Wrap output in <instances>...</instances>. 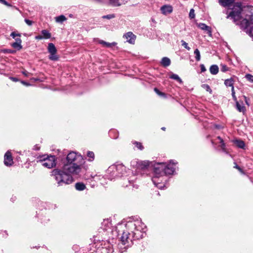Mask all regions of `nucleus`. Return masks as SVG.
<instances>
[{"label": "nucleus", "instance_id": "nucleus-50", "mask_svg": "<svg viewBox=\"0 0 253 253\" xmlns=\"http://www.w3.org/2000/svg\"><path fill=\"white\" fill-rule=\"evenodd\" d=\"M22 83L23 84H24V85H27V86H28V85H29V84H28V83H26V82H22Z\"/></svg>", "mask_w": 253, "mask_h": 253}, {"label": "nucleus", "instance_id": "nucleus-14", "mask_svg": "<svg viewBox=\"0 0 253 253\" xmlns=\"http://www.w3.org/2000/svg\"><path fill=\"white\" fill-rule=\"evenodd\" d=\"M110 3L114 6H120L125 4L127 0H108Z\"/></svg>", "mask_w": 253, "mask_h": 253}, {"label": "nucleus", "instance_id": "nucleus-51", "mask_svg": "<svg viewBox=\"0 0 253 253\" xmlns=\"http://www.w3.org/2000/svg\"><path fill=\"white\" fill-rule=\"evenodd\" d=\"M164 65V67H166L167 66H168L169 64H163Z\"/></svg>", "mask_w": 253, "mask_h": 253}, {"label": "nucleus", "instance_id": "nucleus-21", "mask_svg": "<svg viewBox=\"0 0 253 253\" xmlns=\"http://www.w3.org/2000/svg\"><path fill=\"white\" fill-rule=\"evenodd\" d=\"M236 107L238 110L240 112L244 113L246 111V108L245 106L240 105L238 101L236 102Z\"/></svg>", "mask_w": 253, "mask_h": 253}, {"label": "nucleus", "instance_id": "nucleus-38", "mask_svg": "<svg viewBox=\"0 0 253 253\" xmlns=\"http://www.w3.org/2000/svg\"><path fill=\"white\" fill-rule=\"evenodd\" d=\"M221 143V145H220V147L221 148V149L225 151V143H224V142L223 141V142H220Z\"/></svg>", "mask_w": 253, "mask_h": 253}, {"label": "nucleus", "instance_id": "nucleus-10", "mask_svg": "<svg viewBox=\"0 0 253 253\" xmlns=\"http://www.w3.org/2000/svg\"><path fill=\"white\" fill-rule=\"evenodd\" d=\"M121 239L122 244L124 245L131 242V240L129 238V233L127 232H123Z\"/></svg>", "mask_w": 253, "mask_h": 253}, {"label": "nucleus", "instance_id": "nucleus-42", "mask_svg": "<svg viewBox=\"0 0 253 253\" xmlns=\"http://www.w3.org/2000/svg\"><path fill=\"white\" fill-rule=\"evenodd\" d=\"M35 39L36 40H42V39H43V37L42 36V35H38L37 36L35 37Z\"/></svg>", "mask_w": 253, "mask_h": 253}, {"label": "nucleus", "instance_id": "nucleus-1", "mask_svg": "<svg viewBox=\"0 0 253 253\" xmlns=\"http://www.w3.org/2000/svg\"><path fill=\"white\" fill-rule=\"evenodd\" d=\"M229 17L237 22V24H240L243 27L247 28L252 24L253 20V6L242 7L241 4L236 3L227 17V18Z\"/></svg>", "mask_w": 253, "mask_h": 253}, {"label": "nucleus", "instance_id": "nucleus-31", "mask_svg": "<svg viewBox=\"0 0 253 253\" xmlns=\"http://www.w3.org/2000/svg\"><path fill=\"white\" fill-rule=\"evenodd\" d=\"M189 17L191 19H193L195 17V11L194 9H191L190 10L189 14Z\"/></svg>", "mask_w": 253, "mask_h": 253}, {"label": "nucleus", "instance_id": "nucleus-32", "mask_svg": "<svg viewBox=\"0 0 253 253\" xmlns=\"http://www.w3.org/2000/svg\"><path fill=\"white\" fill-rule=\"evenodd\" d=\"M246 78L248 81L251 83H253V76L250 74H247L246 75Z\"/></svg>", "mask_w": 253, "mask_h": 253}, {"label": "nucleus", "instance_id": "nucleus-18", "mask_svg": "<svg viewBox=\"0 0 253 253\" xmlns=\"http://www.w3.org/2000/svg\"><path fill=\"white\" fill-rule=\"evenodd\" d=\"M234 142L235 144L240 148L244 149L245 147L244 142L241 140H236Z\"/></svg>", "mask_w": 253, "mask_h": 253}, {"label": "nucleus", "instance_id": "nucleus-8", "mask_svg": "<svg viewBox=\"0 0 253 253\" xmlns=\"http://www.w3.org/2000/svg\"><path fill=\"white\" fill-rule=\"evenodd\" d=\"M161 12L164 15H168L171 13L173 11V8L171 5L166 4L162 6L160 9Z\"/></svg>", "mask_w": 253, "mask_h": 253}, {"label": "nucleus", "instance_id": "nucleus-47", "mask_svg": "<svg viewBox=\"0 0 253 253\" xmlns=\"http://www.w3.org/2000/svg\"><path fill=\"white\" fill-rule=\"evenodd\" d=\"M3 51L5 52H9V53H12L13 52V51H11V50H3Z\"/></svg>", "mask_w": 253, "mask_h": 253}, {"label": "nucleus", "instance_id": "nucleus-11", "mask_svg": "<svg viewBox=\"0 0 253 253\" xmlns=\"http://www.w3.org/2000/svg\"><path fill=\"white\" fill-rule=\"evenodd\" d=\"M97 41L98 43L99 44H102L103 47L108 48H112L113 47L115 46L117 44V43L116 42H108L101 40H97Z\"/></svg>", "mask_w": 253, "mask_h": 253}, {"label": "nucleus", "instance_id": "nucleus-41", "mask_svg": "<svg viewBox=\"0 0 253 253\" xmlns=\"http://www.w3.org/2000/svg\"><path fill=\"white\" fill-rule=\"evenodd\" d=\"M0 2L4 4L5 5L9 6L10 5L5 0H0Z\"/></svg>", "mask_w": 253, "mask_h": 253}, {"label": "nucleus", "instance_id": "nucleus-19", "mask_svg": "<svg viewBox=\"0 0 253 253\" xmlns=\"http://www.w3.org/2000/svg\"><path fill=\"white\" fill-rule=\"evenodd\" d=\"M75 187L77 190L82 191L85 189V185L83 183L79 182L76 184Z\"/></svg>", "mask_w": 253, "mask_h": 253}, {"label": "nucleus", "instance_id": "nucleus-7", "mask_svg": "<svg viewBox=\"0 0 253 253\" xmlns=\"http://www.w3.org/2000/svg\"><path fill=\"white\" fill-rule=\"evenodd\" d=\"M4 163L6 166H10L13 163L11 154L9 151H7L4 155Z\"/></svg>", "mask_w": 253, "mask_h": 253}, {"label": "nucleus", "instance_id": "nucleus-5", "mask_svg": "<svg viewBox=\"0 0 253 253\" xmlns=\"http://www.w3.org/2000/svg\"><path fill=\"white\" fill-rule=\"evenodd\" d=\"M47 49L50 53L49 58L53 61H57L58 57L56 55L57 50L54 44L52 43H49L48 45Z\"/></svg>", "mask_w": 253, "mask_h": 253}, {"label": "nucleus", "instance_id": "nucleus-44", "mask_svg": "<svg viewBox=\"0 0 253 253\" xmlns=\"http://www.w3.org/2000/svg\"><path fill=\"white\" fill-rule=\"evenodd\" d=\"M201 71L202 72H205L206 71V68L203 65L201 66Z\"/></svg>", "mask_w": 253, "mask_h": 253}, {"label": "nucleus", "instance_id": "nucleus-27", "mask_svg": "<svg viewBox=\"0 0 253 253\" xmlns=\"http://www.w3.org/2000/svg\"><path fill=\"white\" fill-rule=\"evenodd\" d=\"M141 222L139 221H136L134 224L133 226L135 227L137 231H140L141 228L139 227Z\"/></svg>", "mask_w": 253, "mask_h": 253}, {"label": "nucleus", "instance_id": "nucleus-28", "mask_svg": "<svg viewBox=\"0 0 253 253\" xmlns=\"http://www.w3.org/2000/svg\"><path fill=\"white\" fill-rule=\"evenodd\" d=\"M87 155L89 158V161H92L94 158V154L92 152L89 151L87 152Z\"/></svg>", "mask_w": 253, "mask_h": 253}, {"label": "nucleus", "instance_id": "nucleus-13", "mask_svg": "<svg viewBox=\"0 0 253 253\" xmlns=\"http://www.w3.org/2000/svg\"><path fill=\"white\" fill-rule=\"evenodd\" d=\"M21 40L19 38H17L15 39V42L11 44V45L13 48L19 50L22 48V46L21 45Z\"/></svg>", "mask_w": 253, "mask_h": 253}, {"label": "nucleus", "instance_id": "nucleus-34", "mask_svg": "<svg viewBox=\"0 0 253 253\" xmlns=\"http://www.w3.org/2000/svg\"><path fill=\"white\" fill-rule=\"evenodd\" d=\"M134 144H135L137 147L140 150H142L143 149V146L140 143L135 142Z\"/></svg>", "mask_w": 253, "mask_h": 253}, {"label": "nucleus", "instance_id": "nucleus-39", "mask_svg": "<svg viewBox=\"0 0 253 253\" xmlns=\"http://www.w3.org/2000/svg\"><path fill=\"white\" fill-rule=\"evenodd\" d=\"M227 70H228V68L226 67L225 65H223L222 66V68H221V71H222L223 72H225V71H226Z\"/></svg>", "mask_w": 253, "mask_h": 253}, {"label": "nucleus", "instance_id": "nucleus-17", "mask_svg": "<svg viewBox=\"0 0 253 253\" xmlns=\"http://www.w3.org/2000/svg\"><path fill=\"white\" fill-rule=\"evenodd\" d=\"M235 0H219V3L223 6L230 5L234 2Z\"/></svg>", "mask_w": 253, "mask_h": 253}, {"label": "nucleus", "instance_id": "nucleus-3", "mask_svg": "<svg viewBox=\"0 0 253 253\" xmlns=\"http://www.w3.org/2000/svg\"><path fill=\"white\" fill-rule=\"evenodd\" d=\"M154 176L152 178L154 184L160 189H162L165 186L163 181L166 180L164 178L165 174H171L174 171V167L169 164L161 163H156L154 165Z\"/></svg>", "mask_w": 253, "mask_h": 253}, {"label": "nucleus", "instance_id": "nucleus-12", "mask_svg": "<svg viewBox=\"0 0 253 253\" xmlns=\"http://www.w3.org/2000/svg\"><path fill=\"white\" fill-rule=\"evenodd\" d=\"M198 27L201 29L207 31V34L210 36L211 35V28L204 23H200L198 24Z\"/></svg>", "mask_w": 253, "mask_h": 253}, {"label": "nucleus", "instance_id": "nucleus-24", "mask_svg": "<svg viewBox=\"0 0 253 253\" xmlns=\"http://www.w3.org/2000/svg\"><path fill=\"white\" fill-rule=\"evenodd\" d=\"M169 78L172 79H173V80H175L177 81V82H178L180 83H182V81L181 79L176 74H172L170 75Z\"/></svg>", "mask_w": 253, "mask_h": 253}, {"label": "nucleus", "instance_id": "nucleus-9", "mask_svg": "<svg viewBox=\"0 0 253 253\" xmlns=\"http://www.w3.org/2000/svg\"><path fill=\"white\" fill-rule=\"evenodd\" d=\"M124 37L126 39L127 42L129 43L134 44L136 39V36L131 32L126 33L124 35Z\"/></svg>", "mask_w": 253, "mask_h": 253}, {"label": "nucleus", "instance_id": "nucleus-48", "mask_svg": "<svg viewBox=\"0 0 253 253\" xmlns=\"http://www.w3.org/2000/svg\"><path fill=\"white\" fill-rule=\"evenodd\" d=\"M235 168H236L237 169H238L239 170H240V171H241V169H240V167H239L237 165H236V166L234 167Z\"/></svg>", "mask_w": 253, "mask_h": 253}, {"label": "nucleus", "instance_id": "nucleus-37", "mask_svg": "<svg viewBox=\"0 0 253 253\" xmlns=\"http://www.w3.org/2000/svg\"><path fill=\"white\" fill-rule=\"evenodd\" d=\"M114 17H115L114 15L112 14V15H107L106 16H104L103 18L110 19L114 18Z\"/></svg>", "mask_w": 253, "mask_h": 253}, {"label": "nucleus", "instance_id": "nucleus-2", "mask_svg": "<svg viewBox=\"0 0 253 253\" xmlns=\"http://www.w3.org/2000/svg\"><path fill=\"white\" fill-rule=\"evenodd\" d=\"M81 171V166L76 163L67 164L63 166L62 170H53L51 175L54 176L58 185H62L71 183L73 181L72 175H78Z\"/></svg>", "mask_w": 253, "mask_h": 253}, {"label": "nucleus", "instance_id": "nucleus-4", "mask_svg": "<svg viewBox=\"0 0 253 253\" xmlns=\"http://www.w3.org/2000/svg\"><path fill=\"white\" fill-rule=\"evenodd\" d=\"M39 162L47 169H52L56 166V159L54 156L44 155L40 157Z\"/></svg>", "mask_w": 253, "mask_h": 253}, {"label": "nucleus", "instance_id": "nucleus-49", "mask_svg": "<svg viewBox=\"0 0 253 253\" xmlns=\"http://www.w3.org/2000/svg\"><path fill=\"white\" fill-rule=\"evenodd\" d=\"M11 80H12L13 81H14V82H16L17 81V79H16V78H10Z\"/></svg>", "mask_w": 253, "mask_h": 253}, {"label": "nucleus", "instance_id": "nucleus-45", "mask_svg": "<svg viewBox=\"0 0 253 253\" xmlns=\"http://www.w3.org/2000/svg\"><path fill=\"white\" fill-rule=\"evenodd\" d=\"M244 97L245 98V102H246V104L248 105H249V104L248 103V101L247 97L246 96H244Z\"/></svg>", "mask_w": 253, "mask_h": 253}, {"label": "nucleus", "instance_id": "nucleus-30", "mask_svg": "<svg viewBox=\"0 0 253 253\" xmlns=\"http://www.w3.org/2000/svg\"><path fill=\"white\" fill-rule=\"evenodd\" d=\"M170 60L168 57H164L162 58L161 63H170Z\"/></svg>", "mask_w": 253, "mask_h": 253}, {"label": "nucleus", "instance_id": "nucleus-25", "mask_svg": "<svg viewBox=\"0 0 253 253\" xmlns=\"http://www.w3.org/2000/svg\"><path fill=\"white\" fill-rule=\"evenodd\" d=\"M194 54L195 55V58L197 61L200 59V51L198 49H196L194 51Z\"/></svg>", "mask_w": 253, "mask_h": 253}, {"label": "nucleus", "instance_id": "nucleus-33", "mask_svg": "<svg viewBox=\"0 0 253 253\" xmlns=\"http://www.w3.org/2000/svg\"><path fill=\"white\" fill-rule=\"evenodd\" d=\"M231 91H232V95L234 100L236 102L237 101V97L235 96V92L234 86H232Z\"/></svg>", "mask_w": 253, "mask_h": 253}, {"label": "nucleus", "instance_id": "nucleus-15", "mask_svg": "<svg viewBox=\"0 0 253 253\" xmlns=\"http://www.w3.org/2000/svg\"><path fill=\"white\" fill-rule=\"evenodd\" d=\"M149 163L148 161L139 162L137 164V168L141 169H144L148 168Z\"/></svg>", "mask_w": 253, "mask_h": 253}, {"label": "nucleus", "instance_id": "nucleus-54", "mask_svg": "<svg viewBox=\"0 0 253 253\" xmlns=\"http://www.w3.org/2000/svg\"><path fill=\"white\" fill-rule=\"evenodd\" d=\"M104 222H108V220L104 221Z\"/></svg>", "mask_w": 253, "mask_h": 253}, {"label": "nucleus", "instance_id": "nucleus-22", "mask_svg": "<svg viewBox=\"0 0 253 253\" xmlns=\"http://www.w3.org/2000/svg\"><path fill=\"white\" fill-rule=\"evenodd\" d=\"M224 84L226 86H233L234 81L232 78L227 79L224 82Z\"/></svg>", "mask_w": 253, "mask_h": 253}, {"label": "nucleus", "instance_id": "nucleus-16", "mask_svg": "<svg viewBox=\"0 0 253 253\" xmlns=\"http://www.w3.org/2000/svg\"><path fill=\"white\" fill-rule=\"evenodd\" d=\"M41 34L43 39H48L51 37V34L46 30H43L41 31Z\"/></svg>", "mask_w": 253, "mask_h": 253}, {"label": "nucleus", "instance_id": "nucleus-46", "mask_svg": "<svg viewBox=\"0 0 253 253\" xmlns=\"http://www.w3.org/2000/svg\"><path fill=\"white\" fill-rule=\"evenodd\" d=\"M217 138L219 140L220 142H223V139L219 136H218Z\"/></svg>", "mask_w": 253, "mask_h": 253}, {"label": "nucleus", "instance_id": "nucleus-23", "mask_svg": "<svg viewBox=\"0 0 253 253\" xmlns=\"http://www.w3.org/2000/svg\"><path fill=\"white\" fill-rule=\"evenodd\" d=\"M67 18L65 16L61 15L59 16L55 17V21L57 23H62L63 21L66 20Z\"/></svg>", "mask_w": 253, "mask_h": 253}, {"label": "nucleus", "instance_id": "nucleus-40", "mask_svg": "<svg viewBox=\"0 0 253 253\" xmlns=\"http://www.w3.org/2000/svg\"><path fill=\"white\" fill-rule=\"evenodd\" d=\"M154 90L158 94L160 95H163V93L161 92L157 88H155Z\"/></svg>", "mask_w": 253, "mask_h": 253}, {"label": "nucleus", "instance_id": "nucleus-29", "mask_svg": "<svg viewBox=\"0 0 253 253\" xmlns=\"http://www.w3.org/2000/svg\"><path fill=\"white\" fill-rule=\"evenodd\" d=\"M182 45L188 50H190V47L188 45V43H186L184 41L182 40L181 41Z\"/></svg>", "mask_w": 253, "mask_h": 253}, {"label": "nucleus", "instance_id": "nucleus-26", "mask_svg": "<svg viewBox=\"0 0 253 253\" xmlns=\"http://www.w3.org/2000/svg\"><path fill=\"white\" fill-rule=\"evenodd\" d=\"M247 33L249 35V36L253 38V25L250 26V27L249 29H247Z\"/></svg>", "mask_w": 253, "mask_h": 253}, {"label": "nucleus", "instance_id": "nucleus-36", "mask_svg": "<svg viewBox=\"0 0 253 253\" xmlns=\"http://www.w3.org/2000/svg\"><path fill=\"white\" fill-rule=\"evenodd\" d=\"M25 22H26V23L27 25H29V26L32 25V24H33V21H31V20H29V19H25Z\"/></svg>", "mask_w": 253, "mask_h": 253}, {"label": "nucleus", "instance_id": "nucleus-43", "mask_svg": "<svg viewBox=\"0 0 253 253\" xmlns=\"http://www.w3.org/2000/svg\"><path fill=\"white\" fill-rule=\"evenodd\" d=\"M206 88V90L208 91H210V92L211 91V89L210 88V86L208 85H205Z\"/></svg>", "mask_w": 253, "mask_h": 253}, {"label": "nucleus", "instance_id": "nucleus-20", "mask_svg": "<svg viewBox=\"0 0 253 253\" xmlns=\"http://www.w3.org/2000/svg\"><path fill=\"white\" fill-rule=\"evenodd\" d=\"M210 72L212 74H216L218 72V67L216 65H212L210 68Z\"/></svg>", "mask_w": 253, "mask_h": 253}, {"label": "nucleus", "instance_id": "nucleus-52", "mask_svg": "<svg viewBox=\"0 0 253 253\" xmlns=\"http://www.w3.org/2000/svg\"><path fill=\"white\" fill-rule=\"evenodd\" d=\"M162 129H163V130H165L166 129V128L163 127L162 128Z\"/></svg>", "mask_w": 253, "mask_h": 253}, {"label": "nucleus", "instance_id": "nucleus-35", "mask_svg": "<svg viewBox=\"0 0 253 253\" xmlns=\"http://www.w3.org/2000/svg\"><path fill=\"white\" fill-rule=\"evenodd\" d=\"M10 36H11L13 38H15L16 36L20 37V34H16L15 32H12L10 34Z\"/></svg>", "mask_w": 253, "mask_h": 253}, {"label": "nucleus", "instance_id": "nucleus-53", "mask_svg": "<svg viewBox=\"0 0 253 253\" xmlns=\"http://www.w3.org/2000/svg\"><path fill=\"white\" fill-rule=\"evenodd\" d=\"M23 74L26 75V73L25 72H23Z\"/></svg>", "mask_w": 253, "mask_h": 253}, {"label": "nucleus", "instance_id": "nucleus-6", "mask_svg": "<svg viewBox=\"0 0 253 253\" xmlns=\"http://www.w3.org/2000/svg\"><path fill=\"white\" fill-rule=\"evenodd\" d=\"M81 160H82V156L74 152L69 153L67 156L68 164L76 163V162Z\"/></svg>", "mask_w": 253, "mask_h": 253}]
</instances>
